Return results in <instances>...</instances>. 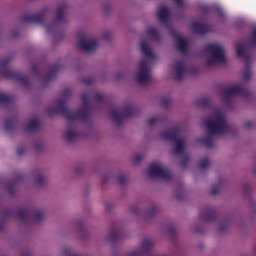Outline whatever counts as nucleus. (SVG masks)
Returning <instances> with one entry per match:
<instances>
[{"label":"nucleus","mask_w":256,"mask_h":256,"mask_svg":"<svg viewBox=\"0 0 256 256\" xmlns=\"http://www.w3.org/2000/svg\"><path fill=\"white\" fill-rule=\"evenodd\" d=\"M204 126L208 131V135L205 138L198 139L197 143L208 148L214 147L215 135H225L229 132L225 110L221 108L214 109L210 117L204 121Z\"/></svg>","instance_id":"obj_1"},{"label":"nucleus","mask_w":256,"mask_h":256,"mask_svg":"<svg viewBox=\"0 0 256 256\" xmlns=\"http://www.w3.org/2000/svg\"><path fill=\"white\" fill-rule=\"evenodd\" d=\"M140 51L144 55V59L138 63L134 79L138 85H147L153 79L151 64L153 61H157V55H155L149 39H142L140 41Z\"/></svg>","instance_id":"obj_2"},{"label":"nucleus","mask_w":256,"mask_h":256,"mask_svg":"<svg viewBox=\"0 0 256 256\" xmlns=\"http://www.w3.org/2000/svg\"><path fill=\"white\" fill-rule=\"evenodd\" d=\"M161 141H168L173 143V153L175 155H183L187 149V138L179 136V126L174 127L172 130H164L159 134Z\"/></svg>","instance_id":"obj_3"},{"label":"nucleus","mask_w":256,"mask_h":256,"mask_svg":"<svg viewBox=\"0 0 256 256\" xmlns=\"http://www.w3.org/2000/svg\"><path fill=\"white\" fill-rule=\"evenodd\" d=\"M83 107L78 112H71L67 110V103L65 100L57 101V111L63 113V115L68 119V121H79L85 119L89 115V95L83 94L81 97Z\"/></svg>","instance_id":"obj_4"},{"label":"nucleus","mask_w":256,"mask_h":256,"mask_svg":"<svg viewBox=\"0 0 256 256\" xmlns=\"http://www.w3.org/2000/svg\"><path fill=\"white\" fill-rule=\"evenodd\" d=\"M207 67H215L225 63V48L219 43L208 44L205 48Z\"/></svg>","instance_id":"obj_5"},{"label":"nucleus","mask_w":256,"mask_h":256,"mask_svg":"<svg viewBox=\"0 0 256 256\" xmlns=\"http://www.w3.org/2000/svg\"><path fill=\"white\" fill-rule=\"evenodd\" d=\"M251 93L248 92L241 83H237L225 88L220 93V99L226 103V105H231L233 97H243V99H249Z\"/></svg>","instance_id":"obj_6"},{"label":"nucleus","mask_w":256,"mask_h":256,"mask_svg":"<svg viewBox=\"0 0 256 256\" xmlns=\"http://www.w3.org/2000/svg\"><path fill=\"white\" fill-rule=\"evenodd\" d=\"M77 47L85 53H93L99 47V42L88 32L81 31L78 35Z\"/></svg>","instance_id":"obj_7"},{"label":"nucleus","mask_w":256,"mask_h":256,"mask_svg":"<svg viewBox=\"0 0 256 256\" xmlns=\"http://www.w3.org/2000/svg\"><path fill=\"white\" fill-rule=\"evenodd\" d=\"M136 110L133 108V106H125L121 109H112L110 112L111 119L119 125L120 123H123L125 119L129 117H135Z\"/></svg>","instance_id":"obj_8"},{"label":"nucleus","mask_w":256,"mask_h":256,"mask_svg":"<svg viewBox=\"0 0 256 256\" xmlns=\"http://www.w3.org/2000/svg\"><path fill=\"white\" fill-rule=\"evenodd\" d=\"M148 176L150 179H164L169 181L171 179V172L167 170V167L161 163H154L148 169Z\"/></svg>","instance_id":"obj_9"},{"label":"nucleus","mask_w":256,"mask_h":256,"mask_svg":"<svg viewBox=\"0 0 256 256\" xmlns=\"http://www.w3.org/2000/svg\"><path fill=\"white\" fill-rule=\"evenodd\" d=\"M65 21V9L58 8L56 12V17L52 22L45 24V29L48 33H53V31H57L59 25H63Z\"/></svg>","instance_id":"obj_10"},{"label":"nucleus","mask_w":256,"mask_h":256,"mask_svg":"<svg viewBox=\"0 0 256 256\" xmlns=\"http://www.w3.org/2000/svg\"><path fill=\"white\" fill-rule=\"evenodd\" d=\"M154 245L155 244L153 243V240L144 239L138 248L131 250L130 252H128V254L126 256L147 255L149 253V251H151V249H153Z\"/></svg>","instance_id":"obj_11"},{"label":"nucleus","mask_w":256,"mask_h":256,"mask_svg":"<svg viewBox=\"0 0 256 256\" xmlns=\"http://www.w3.org/2000/svg\"><path fill=\"white\" fill-rule=\"evenodd\" d=\"M172 75L176 81H181L187 75V65L183 61H176L171 67Z\"/></svg>","instance_id":"obj_12"},{"label":"nucleus","mask_w":256,"mask_h":256,"mask_svg":"<svg viewBox=\"0 0 256 256\" xmlns=\"http://www.w3.org/2000/svg\"><path fill=\"white\" fill-rule=\"evenodd\" d=\"M170 35L173 37V39H175L177 48L180 53L185 55V53H187V47H189V40L177 34V32H175L173 29H170Z\"/></svg>","instance_id":"obj_13"},{"label":"nucleus","mask_w":256,"mask_h":256,"mask_svg":"<svg viewBox=\"0 0 256 256\" xmlns=\"http://www.w3.org/2000/svg\"><path fill=\"white\" fill-rule=\"evenodd\" d=\"M80 136L81 134L75 126H67L63 134V138L68 143H73V141H77V139H79Z\"/></svg>","instance_id":"obj_14"},{"label":"nucleus","mask_w":256,"mask_h":256,"mask_svg":"<svg viewBox=\"0 0 256 256\" xmlns=\"http://www.w3.org/2000/svg\"><path fill=\"white\" fill-rule=\"evenodd\" d=\"M32 178L36 187H43L44 185H47V177L43 175V172H41V170H36L32 172Z\"/></svg>","instance_id":"obj_15"},{"label":"nucleus","mask_w":256,"mask_h":256,"mask_svg":"<svg viewBox=\"0 0 256 256\" xmlns=\"http://www.w3.org/2000/svg\"><path fill=\"white\" fill-rule=\"evenodd\" d=\"M47 13H49V8H44L38 14L32 16L30 18V21L32 23H37L38 25H41L45 23V17L47 16Z\"/></svg>","instance_id":"obj_16"},{"label":"nucleus","mask_w":256,"mask_h":256,"mask_svg":"<svg viewBox=\"0 0 256 256\" xmlns=\"http://www.w3.org/2000/svg\"><path fill=\"white\" fill-rule=\"evenodd\" d=\"M1 75H3V77H6L7 79L13 77L14 79H18L20 83H23L24 85L27 84V78H25V76H21L19 72L7 70L6 72H1Z\"/></svg>","instance_id":"obj_17"},{"label":"nucleus","mask_w":256,"mask_h":256,"mask_svg":"<svg viewBox=\"0 0 256 256\" xmlns=\"http://www.w3.org/2000/svg\"><path fill=\"white\" fill-rule=\"evenodd\" d=\"M192 33H197L198 35H203V33H207V27L203 25L201 22L194 21L191 24Z\"/></svg>","instance_id":"obj_18"},{"label":"nucleus","mask_w":256,"mask_h":256,"mask_svg":"<svg viewBox=\"0 0 256 256\" xmlns=\"http://www.w3.org/2000/svg\"><path fill=\"white\" fill-rule=\"evenodd\" d=\"M215 217H217V213H215L213 209H206L200 213V219H202V221H213Z\"/></svg>","instance_id":"obj_19"},{"label":"nucleus","mask_w":256,"mask_h":256,"mask_svg":"<svg viewBox=\"0 0 256 256\" xmlns=\"http://www.w3.org/2000/svg\"><path fill=\"white\" fill-rule=\"evenodd\" d=\"M157 15L161 23H167L169 19V9H167V7L165 6H161L160 8H158Z\"/></svg>","instance_id":"obj_20"},{"label":"nucleus","mask_w":256,"mask_h":256,"mask_svg":"<svg viewBox=\"0 0 256 256\" xmlns=\"http://www.w3.org/2000/svg\"><path fill=\"white\" fill-rule=\"evenodd\" d=\"M159 213V207L157 205H150L143 213V217L146 219H151V217H155Z\"/></svg>","instance_id":"obj_21"},{"label":"nucleus","mask_w":256,"mask_h":256,"mask_svg":"<svg viewBox=\"0 0 256 256\" xmlns=\"http://www.w3.org/2000/svg\"><path fill=\"white\" fill-rule=\"evenodd\" d=\"M39 128V120L37 118H33L24 126L25 131L27 133H31V131H35V129Z\"/></svg>","instance_id":"obj_22"},{"label":"nucleus","mask_w":256,"mask_h":256,"mask_svg":"<svg viewBox=\"0 0 256 256\" xmlns=\"http://www.w3.org/2000/svg\"><path fill=\"white\" fill-rule=\"evenodd\" d=\"M211 167V160L209 158H202L198 162L199 171H207Z\"/></svg>","instance_id":"obj_23"},{"label":"nucleus","mask_w":256,"mask_h":256,"mask_svg":"<svg viewBox=\"0 0 256 256\" xmlns=\"http://www.w3.org/2000/svg\"><path fill=\"white\" fill-rule=\"evenodd\" d=\"M146 35H148V37H152V39H156V41H159V31L153 26H149L146 29Z\"/></svg>","instance_id":"obj_24"},{"label":"nucleus","mask_w":256,"mask_h":256,"mask_svg":"<svg viewBox=\"0 0 256 256\" xmlns=\"http://www.w3.org/2000/svg\"><path fill=\"white\" fill-rule=\"evenodd\" d=\"M31 217L34 223H41V220L44 219L45 214L41 210H36L32 213Z\"/></svg>","instance_id":"obj_25"},{"label":"nucleus","mask_w":256,"mask_h":256,"mask_svg":"<svg viewBox=\"0 0 256 256\" xmlns=\"http://www.w3.org/2000/svg\"><path fill=\"white\" fill-rule=\"evenodd\" d=\"M253 77V73L251 72L250 68H244L242 73V81L243 83H247Z\"/></svg>","instance_id":"obj_26"},{"label":"nucleus","mask_w":256,"mask_h":256,"mask_svg":"<svg viewBox=\"0 0 256 256\" xmlns=\"http://www.w3.org/2000/svg\"><path fill=\"white\" fill-rule=\"evenodd\" d=\"M246 49H247V45H245V44H238L236 46V55L238 57H241V58L245 57Z\"/></svg>","instance_id":"obj_27"},{"label":"nucleus","mask_w":256,"mask_h":256,"mask_svg":"<svg viewBox=\"0 0 256 256\" xmlns=\"http://www.w3.org/2000/svg\"><path fill=\"white\" fill-rule=\"evenodd\" d=\"M62 256H79V253L73 248L65 247L62 249Z\"/></svg>","instance_id":"obj_28"},{"label":"nucleus","mask_w":256,"mask_h":256,"mask_svg":"<svg viewBox=\"0 0 256 256\" xmlns=\"http://www.w3.org/2000/svg\"><path fill=\"white\" fill-rule=\"evenodd\" d=\"M163 121V117L161 116H153L148 120L149 127H153L154 125H157L158 123H161Z\"/></svg>","instance_id":"obj_29"},{"label":"nucleus","mask_w":256,"mask_h":256,"mask_svg":"<svg viewBox=\"0 0 256 256\" xmlns=\"http://www.w3.org/2000/svg\"><path fill=\"white\" fill-rule=\"evenodd\" d=\"M145 159V154H135L132 157V163L134 165H139V163H141V161H143Z\"/></svg>","instance_id":"obj_30"},{"label":"nucleus","mask_w":256,"mask_h":256,"mask_svg":"<svg viewBox=\"0 0 256 256\" xmlns=\"http://www.w3.org/2000/svg\"><path fill=\"white\" fill-rule=\"evenodd\" d=\"M5 103H11V96L5 93H0V105H5Z\"/></svg>","instance_id":"obj_31"},{"label":"nucleus","mask_w":256,"mask_h":256,"mask_svg":"<svg viewBox=\"0 0 256 256\" xmlns=\"http://www.w3.org/2000/svg\"><path fill=\"white\" fill-rule=\"evenodd\" d=\"M189 161H191V158H189L188 155H183L180 161V167H182V169H185V167L189 165Z\"/></svg>","instance_id":"obj_32"},{"label":"nucleus","mask_w":256,"mask_h":256,"mask_svg":"<svg viewBox=\"0 0 256 256\" xmlns=\"http://www.w3.org/2000/svg\"><path fill=\"white\" fill-rule=\"evenodd\" d=\"M223 189V183L215 185L211 190V195H219Z\"/></svg>","instance_id":"obj_33"},{"label":"nucleus","mask_w":256,"mask_h":256,"mask_svg":"<svg viewBox=\"0 0 256 256\" xmlns=\"http://www.w3.org/2000/svg\"><path fill=\"white\" fill-rule=\"evenodd\" d=\"M128 179L127 176L123 175V174H119L116 177V182L118 183V185H125L127 183Z\"/></svg>","instance_id":"obj_34"},{"label":"nucleus","mask_w":256,"mask_h":256,"mask_svg":"<svg viewBox=\"0 0 256 256\" xmlns=\"http://www.w3.org/2000/svg\"><path fill=\"white\" fill-rule=\"evenodd\" d=\"M11 62V57L4 58L0 61V69H5L7 65Z\"/></svg>","instance_id":"obj_35"},{"label":"nucleus","mask_w":256,"mask_h":256,"mask_svg":"<svg viewBox=\"0 0 256 256\" xmlns=\"http://www.w3.org/2000/svg\"><path fill=\"white\" fill-rule=\"evenodd\" d=\"M243 127L244 129L246 130H249V129H253L255 127V122L251 121V120H247L243 123Z\"/></svg>","instance_id":"obj_36"},{"label":"nucleus","mask_w":256,"mask_h":256,"mask_svg":"<svg viewBox=\"0 0 256 256\" xmlns=\"http://www.w3.org/2000/svg\"><path fill=\"white\" fill-rule=\"evenodd\" d=\"M249 45L251 47H255V45H256V27L253 29L252 38H251Z\"/></svg>","instance_id":"obj_37"},{"label":"nucleus","mask_w":256,"mask_h":256,"mask_svg":"<svg viewBox=\"0 0 256 256\" xmlns=\"http://www.w3.org/2000/svg\"><path fill=\"white\" fill-rule=\"evenodd\" d=\"M85 171V167L82 165H78L74 168V173L76 175H81V173H83Z\"/></svg>","instance_id":"obj_38"},{"label":"nucleus","mask_w":256,"mask_h":256,"mask_svg":"<svg viewBox=\"0 0 256 256\" xmlns=\"http://www.w3.org/2000/svg\"><path fill=\"white\" fill-rule=\"evenodd\" d=\"M130 211L133 215H141V208L139 206H132Z\"/></svg>","instance_id":"obj_39"},{"label":"nucleus","mask_w":256,"mask_h":256,"mask_svg":"<svg viewBox=\"0 0 256 256\" xmlns=\"http://www.w3.org/2000/svg\"><path fill=\"white\" fill-rule=\"evenodd\" d=\"M171 98H163L161 101V105L163 107H169V105H171Z\"/></svg>","instance_id":"obj_40"},{"label":"nucleus","mask_w":256,"mask_h":256,"mask_svg":"<svg viewBox=\"0 0 256 256\" xmlns=\"http://www.w3.org/2000/svg\"><path fill=\"white\" fill-rule=\"evenodd\" d=\"M26 216H27V211H25V210H20V211L17 213L18 219H25Z\"/></svg>","instance_id":"obj_41"},{"label":"nucleus","mask_w":256,"mask_h":256,"mask_svg":"<svg viewBox=\"0 0 256 256\" xmlns=\"http://www.w3.org/2000/svg\"><path fill=\"white\" fill-rule=\"evenodd\" d=\"M111 37H112V35H111V32H109V31H105L102 34V39H105L106 41H109V39H111Z\"/></svg>","instance_id":"obj_42"},{"label":"nucleus","mask_w":256,"mask_h":256,"mask_svg":"<svg viewBox=\"0 0 256 256\" xmlns=\"http://www.w3.org/2000/svg\"><path fill=\"white\" fill-rule=\"evenodd\" d=\"M95 101H96L97 103H103V94H101V93H96V94H95Z\"/></svg>","instance_id":"obj_43"},{"label":"nucleus","mask_w":256,"mask_h":256,"mask_svg":"<svg viewBox=\"0 0 256 256\" xmlns=\"http://www.w3.org/2000/svg\"><path fill=\"white\" fill-rule=\"evenodd\" d=\"M42 148H43V144H42V143H36V144L34 145V149H35L36 151H41Z\"/></svg>","instance_id":"obj_44"},{"label":"nucleus","mask_w":256,"mask_h":256,"mask_svg":"<svg viewBox=\"0 0 256 256\" xmlns=\"http://www.w3.org/2000/svg\"><path fill=\"white\" fill-rule=\"evenodd\" d=\"M175 1V3L177 4V5H179L180 7H183V5H185V0H174Z\"/></svg>","instance_id":"obj_45"},{"label":"nucleus","mask_w":256,"mask_h":256,"mask_svg":"<svg viewBox=\"0 0 256 256\" xmlns=\"http://www.w3.org/2000/svg\"><path fill=\"white\" fill-rule=\"evenodd\" d=\"M123 75H124L123 72L118 71V72H116L115 78H116V79H121V77H123Z\"/></svg>","instance_id":"obj_46"},{"label":"nucleus","mask_w":256,"mask_h":256,"mask_svg":"<svg viewBox=\"0 0 256 256\" xmlns=\"http://www.w3.org/2000/svg\"><path fill=\"white\" fill-rule=\"evenodd\" d=\"M217 11H218V14L220 17H225V14L223 13V10H221V8L219 7H216Z\"/></svg>","instance_id":"obj_47"},{"label":"nucleus","mask_w":256,"mask_h":256,"mask_svg":"<svg viewBox=\"0 0 256 256\" xmlns=\"http://www.w3.org/2000/svg\"><path fill=\"white\" fill-rule=\"evenodd\" d=\"M207 104H209V99L204 98L201 100V105H207Z\"/></svg>","instance_id":"obj_48"},{"label":"nucleus","mask_w":256,"mask_h":256,"mask_svg":"<svg viewBox=\"0 0 256 256\" xmlns=\"http://www.w3.org/2000/svg\"><path fill=\"white\" fill-rule=\"evenodd\" d=\"M25 153V148L21 147L18 149V155H23Z\"/></svg>","instance_id":"obj_49"},{"label":"nucleus","mask_w":256,"mask_h":256,"mask_svg":"<svg viewBox=\"0 0 256 256\" xmlns=\"http://www.w3.org/2000/svg\"><path fill=\"white\" fill-rule=\"evenodd\" d=\"M114 237H115V232H112L111 234H109L108 236L109 241H113Z\"/></svg>","instance_id":"obj_50"},{"label":"nucleus","mask_w":256,"mask_h":256,"mask_svg":"<svg viewBox=\"0 0 256 256\" xmlns=\"http://www.w3.org/2000/svg\"><path fill=\"white\" fill-rule=\"evenodd\" d=\"M193 231H194L195 233H201V232H202L201 229H198V228H197V226H194Z\"/></svg>","instance_id":"obj_51"},{"label":"nucleus","mask_w":256,"mask_h":256,"mask_svg":"<svg viewBox=\"0 0 256 256\" xmlns=\"http://www.w3.org/2000/svg\"><path fill=\"white\" fill-rule=\"evenodd\" d=\"M10 37H17V32H11Z\"/></svg>","instance_id":"obj_52"},{"label":"nucleus","mask_w":256,"mask_h":256,"mask_svg":"<svg viewBox=\"0 0 256 256\" xmlns=\"http://www.w3.org/2000/svg\"><path fill=\"white\" fill-rule=\"evenodd\" d=\"M69 96V91H66L65 93H64V97H68Z\"/></svg>","instance_id":"obj_53"},{"label":"nucleus","mask_w":256,"mask_h":256,"mask_svg":"<svg viewBox=\"0 0 256 256\" xmlns=\"http://www.w3.org/2000/svg\"><path fill=\"white\" fill-rule=\"evenodd\" d=\"M176 197L179 198V190H176Z\"/></svg>","instance_id":"obj_54"},{"label":"nucleus","mask_w":256,"mask_h":256,"mask_svg":"<svg viewBox=\"0 0 256 256\" xmlns=\"http://www.w3.org/2000/svg\"><path fill=\"white\" fill-rule=\"evenodd\" d=\"M80 225H81V222H78V223L76 224V226H77L78 229H79Z\"/></svg>","instance_id":"obj_55"},{"label":"nucleus","mask_w":256,"mask_h":256,"mask_svg":"<svg viewBox=\"0 0 256 256\" xmlns=\"http://www.w3.org/2000/svg\"><path fill=\"white\" fill-rule=\"evenodd\" d=\"M219 229H220V231H223V230H224L223 226H220Z\"/></svg>","instance_id":"obj_56"},{"label":"nucleus","mask_w":256,"mask_h":256,"mask_svg":"<svg viewBox=\"0 0 256 256\" xmlns=\"http://www.w3.org/2000/svg\"><path fill=\"white\" fill-rule=\"evenodd\" d=\"M33 69H34V73H37V68L34 67Z\"/></svg>","instance_id":"obj_57"},{"label":"nucleus","mask_w":256,"mask_h":256,"mask_svg":"<svg viewBox=\"0 0 256 256\" xmlns=\"http://www.w3.org/2000/svg\"><path fill=\"white\" fill-rule=\"evenodd\" d=\"M49 115H53V113L51 111H48Z\"/></svg>","instance_id":"obj_58"}]
</instances>
